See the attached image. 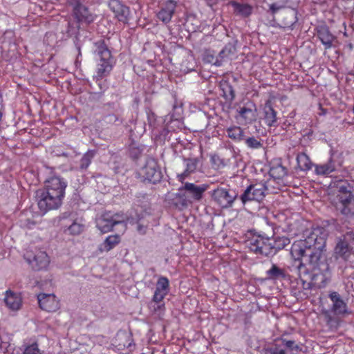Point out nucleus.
<instances>
[{"instance_id": "nucleus-31", "label": "nucleus", "mask_w": 354, "mask_h": 354, "mask_svg": "<svg viewBox=\"0 0 354 354\" xmlns=\"http://www.w3.org/2000/svg\"><path fill=\"white\" fill-rule=\"evenodd\" d=\"M266 279L272 281H281L286 277L285 270L280 268L276 264H272L271 268L266 271Z\"/></svg>"}, {"instance_id": "nucleus-15", "label": "nucleus", "mask_w": 354, "mask_h": 354, "mask_svg": "<svg viewBox=\"0 0 354 354\" xmlns=\"http://www.w3.org/2000/svg\"><path fill=\"white\" fill-rule=\"evenodd\" d=\"M321 251L316 250L315 252H313L308 257V266L309 268H306V266L300 262L297 266L298 271L299 272V275L301 274H309V270L313 271L315 269L320 270V259H321Z\"/></svg>"}, {"instance_id": "nucleus-51", "label": "nucleus", "mask_w": 354, "mask_h": 354, "mask_svg": "<svg viewBox=\"0 0 354 354\" xmlns=\"http://www.w3.org/2000/svg\"><path fill=\"white\" fill-rule=\"evenodd\" d=\"M138 156H133V158H134V159H137V158H138Z\"/></svg>"}, {"instance_id": "nucleus-46", "label": "nucleus", "mask_w": 354, "mask_h": 354, "mask_svg": "<svg viewBox=\"0 0 354 354\" xmlns=\"http://www.w3.org/2000/svg\"><path fill=\"white\" fill-rule=\"evenodd\" d=\"M319 112L318 113V115H324L327 113L326 109H324L321 104H319Z\"/></svg>"}, {"instance_id": "nucleus-44", "label": "nucleus", "mask_w": 354, "mask_h": 354, "mask_svg": "<svg viewBox=\"0 0 354 354\" xmlns=\"http://www.w3.org/2000/svg\"><path fill=\"white\" fill-rule=\"evenodd\" d=\"M123 336H124V339L126 340V342H124L123 344L119 343L118 346H120V348H129L131 350V346L133 345V339L132 338L131 335L124 334Z\"/></svg>"}, {"instance_id": "nucleus-17", "label": "nucleus", "mask_w": 354, "mask_h": 354, "mask_svg": "<svg viewBox=\"0 0 354 354\" xmlns=\"http://www.w3.org/2000/svg\"><path fill=\"white\" fill-rule=\"evenodd\" d=\"M281 17L279 27L284 30H293L294 26L298 21L297 10L286 9L281 12Z\"/></svg>"}, {"instance_id": "nucleus-5", "label": "nucleus", "mask_w": 354, "mask_h": 354, "mask_svg": "<svg viewBox=\"0 0 354 354\" xmlns=\"http://www.w3.org/2000/svg\"><path fill=\"white\" fill-rule=\"evenodd\" d=\"M348 183L338 187L339 194L337 196V208L342 214L347 216H354V194L350 189Z\"/></svg>"}, {"instance_id": "nucleus-47", "label": "nucleus", "mask_w": 354, "mask_h": 354, "mask_svg": "<svg viewBox=\"0 0 354 354\" xmlns=\"http://www.w3.org/2000/svg\"><path fill=\"white\" fill-rule=\"evenodd\" d=\"M324 315H325L327 323L329 324L332 321V317L329 312L326 310L324 313Z\"/></svg>"}, {"instance_id": "nucleus-34", "label": "nucleus", "mask_w": 354, "mask_h": 354, "mask_svg": "<svg viewBox=\"0 0 354 354\" xmlns=\"http://www.w3.org/2000/svg\"><path fill=\"white\" fill-rule=\"evenodd\" d=\"M352 250L353 248L345 241H340L335 247V253L345 261L349 260V257L352 254Z\"/></svg>"}, {"instance_id": "nucleus-11", "label": "nucleus", "mask_w": 354, "mask_h": 354, "mask_svg": "<svg viewBox=\"0 0 354 354\" xmlns=\"http://www.w3.org/2000/svg\"><path fill=\"white\" fill-rule=\"evenodd\" d=\"M24 258L32 268L35 270H41L47 268L50 263L49 257L47 253L44 251H38L33 256L29 252H27L24 255Z\"/></svg>"}, {"instance_id": "nucleus-37", "label": "nucleus", "mask_w": 354, "mask_h": 354, "mask_svg": "<svg viewBox=\"0 0 354 354\" xmlns=\"http://www.w3.org/2000/svg\"><path fill=\"white\" fill-rule=\"evenodd\" d=\"M85 226L83 223L78 221L77 219L71 220V223L64 230V232H68V234L76 236L79 235L84 232Z\"/></svg>"}, {"instance_id": "nucleus-27", "label": "nucleus", "mask_w": 354, "mask_h": 354, "mask_svg": "<svg viewBox=\"0 0 354 354\" xmlns=\"http://www.w3.org/2000/svg\"><path fill=\"white\" fill-rule=\"evenodd\" d=\"M263 120L266 124L270 127L277 126V111L272 107L270 100H268L264 105Z\"/></svg>"}, {"instance_id": "nucleus-10", "label": "nucleus", "mask_w": 354, "mask_h": 354, "mask_svg": "<svg viewBox=\"0 0 354 354\" xmlns=\"http://www.w3.org/2000/svg\"><path fill=\"white\" fill-rule=\"evenodd\" d=\"M212 198L221 208H228L232 206L236 195L230 193L228 189L218 187L214 189L211 194Z\"/></svg>"}, {"instance_id": "nucleus-12", "label": "nucleus", "mask_w": 354, "mask_h": 354, "mask_svg": "<svg viewBox=\"0 0 354 354\" xmlns=\"http://www.w3.org/2000/svg\"><path fill=\"white\" fill-rule=\"evenodd\" d=\"M109 9L114 13V17L120 22L128 24L130 17V9L120 0H110Z\"/></svg>"}, {"instance_id": "nucleus-6", "label": "nucleus", "mask_w": 354, "mask_h": 354, "mask_svg": "<svg viewBox=\"0 0 354 354\" xmlns=\"http://www.w3.org/2000/svg\"><path fill=\"white\" fill-rule=\"evenodd\" d=\"M37 201L39 209L45 214L59 209L62 205L63 198L41 189L37 192Z\"/></svg>"}, {"instance_id": "nucleus-14", "label": "nucleus", "mask_w": 354, "mask_h": 354, "mask_svg": "<svg viewBox=\"0 0 354 354\" xmlns=\"http://www.w3.org/2000/svg\"><path fill=\"white\" fill-rule=\"evenodd\" d=\"M37 299L39 307L46 312H55L59 308V301L54 294L40 293Z\"/></svg>"}, {"instance_id": "nucleus-24", "label": "nucleus", "mask_w": 354, "mask_h": 354, "mask_svg": "<svg viewBox=\"0 0 354 354\" xmlns=\"http://www.w3.org/2000/svg\"><path fill=\"white\" fill-rule=\"evenodd\" d=\"M229 3L232 6L236 16L248 18L253 12V6L249 3H241L236 1H231Z\"/></svg>"}, {"instance_id": "nucleus-40", "label": "nucleus", "mask_w": 354, "mask_h": 354, "mask_svg": "<svg viewBox=\"0 0 354 354\" xmlns=\"http://www.w3.org/2000/svg\"><path fill=\"white\" fill-rule=\"evenodd\" d=\"M95 156V151L89 150L86 151L82 157L80 163V167L81 169H86L91 165L92 160Z\"/></svg>"}, {"instance_id": "nucleus-3", "label": "nucleus", "mask_w": 354, "mask_h": 354, "mask_svg": "<svg viewBox=\"0 0 354 354\" xmlns=\"http://www.w3.org/2000/svg\"><path fill=\"white\" fill-rule=\"evenodd\" d=\"M301 346L293 340L276 339L273 344L263 348L261 354H299Z\"/></svg>"}, {"instance_id": "nucleus-42", "label": "nucleus", "mask_w": 354, "mask_h": 354, "mask_svg": "<svg viewBox=\"0 0 354 354\" xmlns=\"http://www.w3.org/2000/svg\"><path fill=\"white\" fill-rule=\"evenodd\" d=\"M23 354H42L38 344L35 342L25 347Z\"/></svg>"}, {"instance_id": "nucleus-8", "label": "nucleus", "mask_w": 354, "mask_h": 354, "mask_svg": "<svg viewBox=\"0 0 354 354\" xmlns=\"http://www.w3.org/2000/svg\"><path fill=\"white\" fill-rule=\"evenodd\" d=\"M324 229L322 227H314L311 230H307L304 232V240H301L308 246V249L314 247L319 250L325 243Z\"/></svg>"}, {"instance_id": "nucleus-49", "label": "nucleus", "mask_w": 354, "mask_h": 354, "mask_svg": "<svg viewBox=\"0 0 354 354\" xmlns=\"http://www.w3.org/2000/svg\"><path fill=\"white\" fill-rule=\"evenodd\" d=\"M288 239H284V240L283 241V246H285V245L288 243H286V242H288Z\"/></svg>"}, {"instance_id": "nucleus-36", "label": "nucleus", "mask_w": 354, "mask_h": 354, "mask_svg": "<svg viewBox=\"0 0 354 354\" xmlns=\"http://www.w3.org/2000/svg\"><path fill=\"white\" fill-rule=\"evenodd\" d=\"M120 236L118 234L108 236L100 245V250L109 252L114 248L120 242Z\"/></svg>"}, {"instance_id": "nucleus-30", "label": "nucleus", "mask_w": 354, "mask_h": 354, "mask_svg": "<svg viewBox=\"0 0 354 354\" xmlns=\"http://www.w3.org/2000/svg\"><path fill=\"white\" fill-rule=\"evenodd\" d=\"M311 273L309 272V278L310 279V283L316 286L317 288H322L326 286L328 282V278L326 274L321 271L320 270L315 269L313 271H310ZM306 276V274H304Z\"/></svg>"}, {"instance_id": "nucleus-9", "label": "nucleus", "mask_w": 354, "mask_h": 354, "mask_svg": "<svg viewBox=\"0 0 354 354\" xmlns=\"http://www.w3.org/2000/svg\"><path fill=\"white\" fill-rule=\"evenodd\" d=\"M66 187L67 182L63 178L53 176L45 180L42 189L64 199Z\"/></svg>"}, {"instance_id": "nucleus-7", "label": "nucleus", "mask_w": 354, "mask_h": 354, "mask_svg": "<svg viewBox=\"0 0 354 354\" xmlns=\"http://www.w3.org/2000/svg\"><path fill=\"white\" fill-rule=\"evenodd\" d=\"M140 176L150 183L156 184L162 179V174L157 160L149 158L146 160L145 165L140 171Z\"/></svg>"}, {"instance_id": "nucleus-23", "label": "nucleus", "mask_w": 354, "mask_h": 354, "mask_svg": "<svg viewBox=\"0 0 354 354\" xmlns=\"http://www.w3.org/2000/svg\"><path fill=\"white\" fill-rule=\"evenodd\" d=\"M120 223V221L116 220L114 216L106 213L102 216L100 219H99L97 225L102 233H106L111 231L115 225Z\"/></svg>"}, {"instance_id": "nucleus-19", "label": "nucleus", "mask_w": 354, "mask_h": 354, "mask_svg": "<svg viewBox=\"0 0 354 354\" xmlns=\"http://www.w3.org/2000/svg\"><path fill=\"white\" fill-rule=\"evenodd\" d=\"M169 290V281L165 277H160L157 281L156 288L153 296V301L160 304Z\"/></svg>"}, {"instance_id": "nucleus-26", "label": "nucleus", "mask_w": 354, "mask_h": 354, "mask_svg": "<svg viewBox=\"0 0 354 354\" xmlns=\"http://www.w3.org/2000/svg\"><path fill=\"white\" fill-rule=\"evenodd\" d=\"M271 179L268 181H272L271 187H274V183H277L279 185L283 184V178L287 176V169L281 165L272 167L269 171ZM274 187L273 189L274 190Z\"/></svg>"}, {"instance_id": "nucleus-50", "label": "nucleus", "mask_w": 354, "mask_h": 354, "mask_svg": "<svg viewBox=\"0 0 354 354\" xmlns=\"http://www.w3.org/2000/svg\"><path fill=\"white\" fill-rule=\"evenodd\" d=\"M165 306V304H162L161 305H158V309H160L161 307H164Z\"/></svg>"}, {"instance_id": "nucleus-43", "label": "nucleus", "mask_w": 354, "mask_h": 354, "mask_svg": "<svg viewBox=\"0 0 354 354\" xmlns=\"http://www.w3.org/2000/svg\"><path fill=\"white\" fill-rule=\"evenodd\" d=\"M203 59L205 62L212 63L216 66H221V61H219L218 56L216 57L209 52L205 53Z\"/></svg>"}, {"instance_id": "nucleus-2", "label": "nucleus", "mask_w": 354, "mask_h": 354, "mask_svg": "<svg viewBox=\"0 0 354 354\" xmlns=\"http://www.w3.org/2000/svg\"><path fill=\"white\" fill-rule=\"evenodd\" d=\"M272 181L251 184L240 196V200L243 204L253 201L261 202L269 192H275L274 189H270Z\"/></svg>"}, {"instance_id": "nucleus-4", "label": "nucleus", "mask_w": 354, "mask_h": 354, "mask_svg": "<svg viewBox=\"0 0 354 354\" xmlns=\"http://www.w3.org/2000/svg\"><path fill=\"white\" fill-rule=\"evenodd\" d=\"M245 243L250 250L257 254L268 256L274 250L273 240L261 234H253Z\"/></svg>"}, {"instance_id": "nucleus-32", "label": "nucleus", "mask_w": 354, "mask_h": 354, "mask_svg": "<svg viewBox=\"0 0 354 354\" xmlns=\"http://www.w3.org/2000/svg\"><path fill=\"white\" fill-rule=\"evenodd\" d=\"M220 88L222 91L221 94L226 102H232L235 98V93L232 86L227 80L220 82Z\"/></svg>"}, {"instance_id": "nucleus-38", "label": "nucleus", "mask_w": 354, "mask_h": 354, "mask_svg": "<svg viewBox=\"0 0 354 354\" xmlns=\"http://www.w3.org/2000/svg\"><path fill=\"white\" fill-rule=\"evenodd\" d=\"M298 167L302 171H308L312 168L313 164L308 156L304 153H299L297 156Z\"/></svg>"}, {"instance_id": "nucleus-29", "label": "nucleus", "mask_w": 354, "mask_h": 354, "mask_svg": "<svg viewBox=\"0 0 354 354\" xmlns=\"http://www.w3.org/2000/svg\"><path fill=\"white\" fill-rule=\"evenodd\" d=\"M207 189V185H196L192 183H185L184 189L196 201H200L203 198V193Z\"/></svg>"}, {"instance_id": "nucleus-33", "label": "nucleus", "mask_w": 354, "mask_h": 354, "mask_svg": "<svg viewBox=\"0 0 354 354\" xmlns=\"http://www.w3.org/2000/svg\"><path fill=\"white\" fill-rule=\"evenodd\" d=\"M226 132L227 137L235 142H240L244 140V131L239 126L232 125L226 129Z\"/></svg>"}, {"instance_id": "nucleus-13", "label": "nucleus", "mask_w": 354, "mask_h": 354, "mask_svg": "<svg viewBox=\"0 0 354 354\" xmlns=\"http://www.w3.org/2000/svg\"><path fill=\"white\" fill-rule=\"evenodd\" d=\"M328 297L332 301L331 312L335 315L345 316L351 314L347 304L336 291L329 293Z\"/></svg>"}, {"instance_id": "nucleus-16", "label": "nucleus", "mask_w": 354, "mask_h": 354, "mask_svg": "<svg viewBox=\"0 0 354 354\" xmlns=\"http://www.w3.org/2000/svg\"><path fill=\"white\" fill-rule=\"evenodd\" d=\"M315 30L317 37L324 46L325 49H330L335 37L330 32L329 28L325 24H322L317 26Z\"/></svg>"}, {"instance_id": "nucleus-48", "label": "nucleus", "mask_w": 354, "mask_h": 354, "mask_svg": "<svg viewBox=\"0 0 354 354\" xmlns=\"http://www.w3.org/2000/svg\"><path fill=\"white\" fill-rule=\"evenodd\" d=\"M216 161H218V162H222L221 160L219 158V157L218 156H213L212 157V163H216Z\"/></svg>"}, {"instance_id": "nucleus-20", "label": "nucleus", "mask_w": 354, "mask_h": 354, "mask_svg": "<svg viewBox=\"0 0 354 354\" xmlns=\"http://www.w3.org/2000/svg\"><path fill=\"white\" fill-rule=\"evenodd\" d=\"M176 8V2L175 1H167L157 13V18L164 24L169 23L175 12Z\"/></svg>"}, {"instance_id": "nucleus-22", "label": "nucleus", "mask_w": 354, "mask_h": 354, "mask_svg": "<svg viewBox=\"0 0 354 354\" xmlns=\"http://www.w3.org/2000/svg\"><path fill=\"white\" fill-rule=\"evenodd\" d=\"M4 302L10 310L17 311L22 306V297L20 293L8 290L6 291Z\"/></svg>"}, {"instance_id": "nucleus-1", "label": "nucleus", "mask_w": 354, "mask_h": 354, "mask_svg": "<svg viewBox=\"0 0 354 354\" xmlns=\"http://www.w3.org/2000/svg\"><path fill=\"white\" fill-rule=\"evenodd\" d=\"M95 53L97 57L95 75L94 79L96 82L101 81L104 77L111 73L114 66V60L110 50L104 40H100L95 43Z\"/></svg>"}, {"instance_id": "nucleus-45", "label": "nucleus", "mask_w": 354, "mask_h": 354, "mask_svg": "<svg viewBox=\"0 0 354 354\" xmlns=\"http://www.w3.org/2000/svg\"><path fill=\"white\" fill-rule=\"evenodd\" d=\"M281 8V6H277L276 3H272L270 6V10L272 15H274L278 10Z\"/></svg>"}, {"instance_id": "nucleus-39", "label": "nucleus", "mask_w": 354, "mask_h": 354, "mask_svg": "<svg viewBox=\"0 0 354 354\" xmlns=\"http://www.w3.org/2000/svg\"><path fill=\"white\" fill-rule=\"evenodd\" d=\"M236 52V48L231 44L225 46L218 54L219 61L225 62L227 59H232Z\"/></svg>"}, {"instance_id": "nucleus-18", "label": "nucleus", "mask_w": 354, "mask_h": 354, "mask_svg": "<svg viewBox=\"0 0 354 354\" xmlns=\"http://www.w3.org/2000/svg\"><path fill=\"white\" fill-rule=\"evenodd\" d=\"M239 114L245 124H252L256 121L257 117V109L256 104L252 102H248L243 106L241 107Z\"/></svg>"}, {"instance_id": "nucleus-35", "label": "nucleus", "mask_w": 354, "mask_h": 354, "mask_svg": "<svg viewBox=\"0 0 354 354\" xmlns=\"http://www.w3.org/2000/svg\"><path fill=\"white\" fill-rule=\"evenodd\" d=\"M308 249V246L306 245L301 240L295 242L291 248L290 253L295 260H300L305 256L306 249Z\"/></svg>"}, {"instance_id": "nucleus-41", "label": "nucleus", "mask_w": 354, "mask_h": 354, "mask_svg": "<svg viewBox=\"0 0 354 354\" xmlns=\"http://www.w3.org/2000/svg\"><path fill=\"white\" fill-rule=\"evenodd\" d=\"M243 140H245L246 146L252 149H258L263 147L261 140L254 136L249 137L246 139L244 138Z\"/></svg>"}, {"instance_id": "nucleus-28", "label": "nucleus", "mask_w": 354, "mask_h": 354, "mask_svg": "<svg viewBox=\"0 0 354 354\" xmlns=\"http://www.w3.org/2000/svg\"><path fill=\"white\" fill-rule=\"evenodd\" d=\"M74 15L79 21L91 23L94 20V17L88 8L80 3H77L75 6Z\"/></svg>"}, {"instance_id": "nucleus-21", "label": "nucleus", "mask_w": 354, "mask_h": 354, "mask_svg": "<svg viewBox=\"0 0 354 354\" xmlns=\"http://www.w3.org/2000/svg\"><path fill=\"white\" fill-rule=\"evenodd\" d=\"M341 165L342 162H337L335 158V153H333L327 162L315 166V173L317 175H328L335 171L336 168Z\"/></svg>"}, {"instance_id": "nucleus-25", "label": "nucleus", "mask_w": 354, "mask_h": 354, "mask_svg": "<svg viewBox=\"0 0 354 354\" xmlns=\"http://www.w3.org/2000/svg\"><path fill=\"white\" fill-rule=\"evenodd\" d=\"M184 162H185V169L183 173L177 175V179L180 183H183L191 174L196 171L199 159L198 158H185Z\"/></svg>"}]
</instances>
